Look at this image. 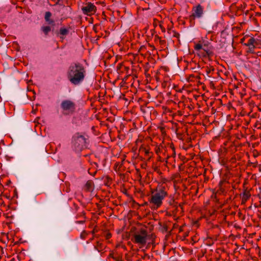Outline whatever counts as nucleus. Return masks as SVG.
I'll list each match as a JSON object with an SVG mask.
<instances>
[{"mask_svg": "<svg viewBox=\"0 0 261 261\" xmlns=\"http://www.w3.org/2000/svg\"><path fill=\"white\" fill-rule=\"evenodd\" d=\"M86 75V70L84 66L79 62L70 64L67 71V77L69 81L74 85L81 84Z\"/></svg>", "mask_w": 261, "mask_h": 261, "instance_id": "f257e3e1", "label": "nucleus"}, {"mask_svg": "<svg viewBox=\"0 0 261 261\" xmlns=\"http://www.w3.org/2000/svg\"><path fill=\"white\" fill-rule=\"evenodd\" d=\"M167 196V188L163 185H159L151 191L148 200V206L151 210H156L162 205L164 200Z\"/></svg>", "mask_w": 261, "mask_h": 261, "instance_id": "f03ea898", "label": "nucleus"}, {"mask_svg": "<svg viewBox=\"0 0 261 261\" xmlns=\"http://www.w3.org/2000/svg\"><path fill=\"white\" fill-rule=\"evenodd\" d=\"M149 238L146 229L141 228L135 231L133 234V242L141 246H144Z\"/></svg>", "mask_w": 261, "mask_h": 261, "instance_id": "7ed1b4c3", "label": "nucleus"}, {"mask_svg": "<svg viewBox=\"0 0 261 261\" xmlns=\"http://www.w3.org/2000/svg\"><path fill=\"white\" fill-rule=\"evenodd\" d=\"M87 138L80 133H76L72 137V147L76 151H81L86 147Z\"/></svg>", "mask_w": 261, "mask_h": 261, "instance_id": "20e7f679", "label": "nucleus"}, {"mask_svg": "<svg viewBox=\"0 0 261 261\" xmlns=\"http://www.w3.org/2000/svg\"><path fill=\"white\" fill-rule=\"evenodd\" d=\"M61 107L63 110V113L65 115L72 114L75 112V104L70 100H64L61 104Z\"/></svg>", "mask_w": 261, "mask_h": 261, "instance_id": "39448f33", "label": "nucleus"}, {"mask_svg": "<svg viewBox=\"0 0 261 261\" xmlns=\"http://www.w3.org/2000/svg\"><path fill=\"white\" fill-rule=\"evenodd\" d=\"M203 52L202 56L205 57L206 56H210L213 54L212 49V46L211 45V43L208 41H203L202 43Z\"/></svg>", "mask_w": 261, "mask_h": 261, "instance_id": "423d86ee", "label": "nucleus"}, {"mask_svg": "<svg viewBox=\"0 0 261 261\" xmlns=\"http://www.w3.org/2000/svg\"><path fill=\"white\" fill-rule=\"evenodd\" d=\"M82 11L85 14L90 15L96 12V7L94 4L88 3L86 5L82 8Z\"/></svg>", "mask_w": 261, "mask_h": 261, "instance_id": "0eeeda50", "label": "nucleus"}, {"mask_svg": "<svg viewBox=\"0 0 261 261\" xmlns=\"http://www.w3.org/2000/svg\"><path fill=\"white\" fill-rule=\"evenodd\" d=\"M203 14V8L200 5L197 6L194 10L193 15L195 17L199 18Z\"/></svg>", "mask_w": 261, "mask_h": 261, "instance_id": "6e6552de", "label": "nucleus"}, {"mask_svg": "<svg viewBox=\"0 0 261 261\" xmlns=\"http://www.w3.org/2000/svg\"><path fill=\"white\" fill-rule=\"evenodd\" d=\"M255 42V40L253 37H250L247 41L246 43H245V45L249 46L250 49H253L254 48V43Z\"/></svg>", "mask_w": 261, "mask_h": 261, "instance_id": "1a4fd4ad", "label": "nucleus"}, {"mask_svg": "<svg viewBox=\"0 0 261 261\" xmlns=\"http://www.w3.org/2000/svg\"><path fill=\"white\" fill-rule=\"evenodd\" d=\"M251 194L249 191H244L242 195V203H245L250 198Z\"/></svg>", "mask_w": 261, "mask_h": 261, "instance_id": "9d476101", "label": "nucleus"}, {"mask_svg": "<svg viewBox=\"0 0 261 261\" xmlns=\"http://www.w3.org/2000/svg\"><path fill=\"white\" fill-rule=\"evenodd\" d=\"M194 49L197 51H199V55L201 54L202 55V52L201 51L203 50L202 44L201 43H197L194 45Z\"/></svg>", "mask_w": 261, "mask_h": 261, "instance_id": "9b49d317", "label": "nucleus"}, {"mask_svg": "<svg viewBox=\"0 0 261 261\" xmlns=\"http://www.w3.org/2000/svg\"><path fill=\"white\" fill-rule=\"evenodd\" d=\"M68 32V30L65 28H61L60 30V34L63 36L67 35Z\"/></svg>", "mask_w": 261, "mask_h": 261, "instance_id": "f8f14e48", "label": "nucleus"}, {"mask_svg": "<svg viewBox=\"0 0 261 261\" xmlns=\"http://www.w3.org/2000/svg\"><path fill=\"white\" fill-rule=\"evenodd\" d=\"M42 30L45 35H47L48 32L50 31L51 28L49 26L43 27L42 28Z\"/></svg>", "mask_w": 261, "mask_h": 261, "instance_id": "ddd939ff", "label": "nucleus"}, {"mask_svg": "<svg viewBox=\"0 0 261 261\" xmlns=\"http://www.w3.org/2000/svg\"><path fill=\"white\" fill-rule=\"evenodd\" d=\"M92 182L91 181H88L85 185V188L88 191H90L92 189Z\"/></svg>", "mask_w": 261, "mask_h": 261, "instance_id": "4468645a", "label": "nucleus"}, {"mask_svg": "<svg viewBox=\"0 0 261 261\" xmlns=\"http://www.w3.org/2000/svg\"><path fill=\"white\" fill-rule=\"evenodd\" d=\"M51 16V14L50 12H46L45 14V19L46 21H49V18Z\"/></svg>", "mask_w": 261, "mask_h": 261, "instance_id": "2eb2a0df", "label": "nucleus"}, {"mask_svg": "<svg viewBox=\"0 0 261 261\" xmlns=\"http://www.w3.org/2000/svg\"><path fill=\"white\" fill-rule=\"evenodd\" d=\"M88 233L86 231H83L81 234V237L82 239H85Z\"/></svg>", "mask_w": 261, "mask_h": 261, "instance_id": "dca6fc26", "label": "nucleus"}, {"mask_svg": "<svg viewBox=\"0 0 261 261\" xmlns=\"http://www.w3.org/2000/svg\"><path fill=\"white\" fill-rule=\"evenodd\" d=\"M211 33V32H208V33L205 36V38L206 39H210V40H212V36H211V37H209V35H210Z\"/></svg>", "mask_w": 261, "mask_h": 261, "instance_id": "f3484780", "label": "nucleus"}, {"mask_svg": "<svg viewBox=\"0 0 261 261\" xmlns=\"http://www.w3.org/2000/svg\"><path fill=\"white\" fill-rule=\"evenodd\" d=\"M111 238V234L110 233H107L106 236V239L108 240Z\"/></svg>", "mask_w": 261, "mask_h": 261, "instance_id": "a211bd4d", "label": "nucleus"}, {"mask_svg": "<svg viewBox=\"0 0 261 261\" xmlns=\"http://www.w3.org/2000/svg\"><path fill=\"white\" fill-rule=\"evenodd\" d=\"M146 257H148V256L147 254H144V256L142 257L143 259H145Z\"/></svg>", "mask_w": 261, "mask_h": 261, "instance_id": "6ab92c4d", "label": "nucleus"}, {"mask_svg": "<svg viewBox=\"0 0 261 261\" xmlns=\"http://www.w3.org/2000/svg\"><path fill=\"white\" fill-rule=\"evenodd\" d=\"M100 243L99 242H97V245H99Z\"/></svg>", "mask_w": 261, "mask_h": 261, "instance_id": "aec40b11", "label": "nucleus"}]
</instances>
